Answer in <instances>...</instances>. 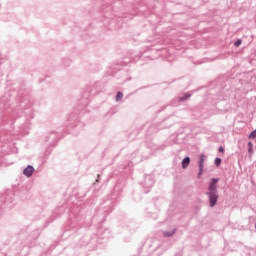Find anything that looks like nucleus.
<instances>
[{
  "mask_svg": "<svg viewBox=\"0 0 256 256\" xmlns=\"http://www.w3.org/2000/svg\"><path fill=\"white\" fill-rule=\"evenodd\" d=\"M189 163H191V158L186 157L182 160V168L187 169L189 167Z\"/></svg>",
  "mask_w": 256,
  "mask_h": 256,
  "instance_id": "nucleus-4",
  "label": "nucleus"
},
{
  "mask_svg": "<svg viewBox=\"0 0 256 256\" xmlns=\"http://www.w3.org/2000/svg\"><path fill=\"white\" fill-rule=\"evenodd\" d=\"M175 232H171L170 234L168 232H164V237H171Z\"/></svg>",
  "mask_w": 256,
  "mask_h": 256,
  "instance_id": "nucleus-9",
  "label": "nucleus"
},
{
  "mask_svg": "<svg viewBox=\"0 0 256 256\" xmlns=\"http://www.w3.org/2000/svg\"><path fill=\"white\" fill-rule=\"evenodd\" d=\"M248 153H249L250 157L253 156V153H254L253 143H251V142L248 143Z\"/></svg>",
  "mask_w": 256,
  "mask_h": 256,
  "instance_id": "nucleus-5",
  "label": "nucleus"
},
{
  "mask_svg": "<svg viewBox=\"0 0 256 256\" xmlns=\"http://www.w3.org/2000/svg\"><path fill=\"white\" fill-rule=\"evenodd\" d=\"M191 95H186L185 98H182V100L189 99Z\"/></svg>",
  "mask_w": 256,
  "mask_h": 256,
  "instance_id": "nucleus-11",
  "label": "nucleus"
},
{
  "mask_svg": "<svg viewBox=\"0 0 256 256\" xmlns=\"http://www.w3.org/2000/svg\"><path fill=\"white\" fill-rule=\"evenodd\" d=\"M242 41L241 40H237L234 45L235 47H239V45H241Z\"/></svg>",
  "mask_w": 256,
  "mask_h": 256,
  "instance_id": "nucleus-10",
  "label": "nucleus"
},
{
  "mask_svg": "<svg viewBox=\"0 0 256 256\" xmlns=\"http://www.w3.org/2000/svg\"><path fill=\"white\" fill-rule=\"evenodd\" d=\"M121 99H123V93L118 92L116 95V101H121Z\"/></svg>",
  "mask_w": 256,
  "mask_h": 256,
  "instance_id": "nucleus-7",
  "label": "nucleus"
},
{
  "mask_svg": "<svg viewBox=\"0 0 256 256\" xmlns=\"http://www.w3.org/2000/svg\"><path fill=\"white\" fill-rule=\"evenodd\" d=\"M215 165H216L217 167H219V165H221V159H220V158H216V159H215Z\"/></svg>",
  "mask_w": 256,
  "mask_h": 256,
  "instance_id": "nucleus-8",
  "label": "nucleus"
},
{
  "mask_svg": "<svg viewBox=\"0 0 256 256\" xmlns=\"http://www.w3.org/2000/svg\"><path fill=\"white\" fill-rule=\"evenodd\" d=\"M219 151H220V153H223V151H224L223 147H220Z\"/></svg>",
  "mask_w": 256,
  "mask_h": 256,
  "instance_id": "nucleus-12",
  "label": "nucleus"
},
{
  "mask_svg": "<svg viewBox=\"0 0 256 256\" xmlns=\"http://www.w3.org/2000/svg\"><path fill=\"white\" fill-rule=\"evenodd\" d=\"M205 156L201 155L200 161H199V167H200V171L198 173V177H201V175H203V163H205Z\"/></svg>",
  "mask_w": 256,
  "mask_h": 256,
  "instance_id": "nucleus-3",
  "label": "nucleus"
},
{
  "mask_svg": "<svg viewBox=\"0 0 256 256\" xmlns=\"http://www.w3.org/2000/svg\"><path fill=\"white\" fill-rule=\"evenodd\" d=\"M248 139H256V129L251 132V134L248 136Z\"/></svg>",
  "mask_w": 256,
  "mask_h": 256,
  "instance_id": "nucleus-6",
  "label": "nucleus"
},
{
  "mask_svg": "<svg viewBox=\"0 0 256 256\" xmlns=\"http://www.w3.org/2000/svg\"><path fill=\"white\" fill-rule=\"evenodd\" d=\"M34 171H35V168H33V166H27V168L24 169L23 174L26 177H31V175H33Z\"/></svg>",
  "mask_w": 256,
  "mask_h": 256,
  "instance_id": "nucleus-2",
  "label": "nucleus"
},
{
  "mask_svg": "<svg viewBox=\"0 0 256 256\" xmlns=\"http://www.w3.org/2000/svg\"><path fill=\"white\" fill-rule=\"evenodd\" d=\"M217 183H219V178H212L208 186L207 195H209L210 207H215V205H217V200L219 199V194H217Z\"/></svg>",
  "mask_w": 256,
  "mask_h": 256,
  "instance_id": "nucleus-1",
  "label": "nucleus"
}]
</instances>
